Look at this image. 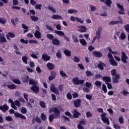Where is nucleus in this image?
I'll return each mask as SVG.
<instances>
[{"label":"nucleus","mask_w":129,"mask_h":129,"mask_svg":"<svg viewBox=\"0 0 129 129\" xmlns=\"http://www.w3.org/2000/svg\"><path fill=\"white\" fill-rule=\"evenodd\" d=\"M111 74L113 76L112 78L113 83H118V80L120 79V76L119 74L116 73V70L115 69L111 71Z\"/></svg>","instance_id":"f257e3e1"},{"label":"nucleus","mask_w":129,"mask_h":129,"mask_svg":"<svg viewBox=\"0 0 129 129\" xmlns=\"http://www.w3.org/2000/svg\"><path fill=\"white\" fill-rule=\"evenodd\" d=\"M102 31V28L101 27H99L96 32V36L94 37L93 40L92 41V44L95 42L96 39H97L98 40L99 39H100V34L101 33Z\"/></svg>","instance_id":"f03ea898"},{"label":"nucleus","mask_w":129,"mask_h":129,"mask_svg":"<svg viewBox=\"0 0 129 129\" xmlns=\"http://www.w3.org/2000/svg\"><path fill=\"white\" fill-rule=\"evenodd\" d=\"M107 57L109 59H110L109 62L111 65H117V62H116L114 60V58H113V56H112V54H111V53H108Z\"/></svg>","instance_id":"7ed1b4c3"},{"label":"nucleus","mask_w":129,"mask_h":129,"mask_svg":"<svg viewBox=\"0 0 129 129\" xmlns=\"http://www.w3.org/2000/svg\"><path fill=\"white\" fill-rule=\"evenodd\" d=\"M72 81L75 85H79L80 84H83V83H84V80H79V79H78V78L77 77L73 79Z\"/></svg>","instance_id":"20e7f679"},{"label":"nucleus","mask_w":129,"mask_h":129,"mask_svg":"<svg viewBox=\"0 0 129 129\" xmlns=\"http://www.w3.org/2000/svg\"><path fill=\"white\" fill-rule=\"evenodd\" d=\"M50 90L55 94L56 95H59L60 94V92H59V90H58V88L55 87V86L54 84H51L50 86Z\"/></svg>","instance_id":"39448f33"},{"label":"nucleus","mask_w":129,"mask_h":129,"mask_svg":"<svg viewBox=\"0 0 129 129\" xmlns=\"http://www.w3.org/2000/svg\"><path fill=\"white\" fill-rule=\"evenodd\" d=\"M121 54L122 55L121 56V61L124 64H126V63H127V60L128 59V57H127L125 52L122 51Z\"/></svg>","instance_id":"423d86ee"},{"label":"nucleus","mask_w":129,"mask_h":129,"mask_svg":"<svg viewBox=\"0 0 129 129\" xmlns=\"http://www.w3.org/2000/svg\"><path fill=\"white\" fill-rule=\"evenodd\" d=\"M55 33L56 35H58V36H62L68 42H70V38L67 37L63 31L55 30Z\"/></svg>","instance_id":"0eeeda50"},{"label":"nucleus","mask_w":129,"mask_h":129,"mask_svg":"<svg viewBox=\"0 0 129 129\" xmlns=\"http://www.w3.org/2000/svg\"><path fill=\"white\" fill-rule=\"evenodd\" d=\"M52 112L55 113L54 115V118H58V117H60V110L58 109V108L55 107L53 109H52Z\"/></svg>","instance_id":"6e6552de"},{"label":"nucleus","mask_w":129,"mask_h":129,"mask_svg":"<svg viewBox=\"0 0 129 129\" xmlns=\"http://www.w3.org/2000/svg\"><path fill=\"white\" fill-rule=\"evenodd\" d=\"M116 6L120 10V11L118 12V14L119 15H124V8H123V6L120 5L119 3H117Z\"/></svg>","instance_id":"1a4fd4ad"},{"label":"nucleus","mask_w":129,"mask_h":129,"mask_svg":"<svg viewBox=\"0 0 129 129\" xmlns=\"http://www.w3.org/2000/svg\"><path fill=\"white\" fill-rule=\"evenodd\" d=\"M57 75V73L56 72L51 71L50 73V75L48 77V80L49 81H52V80H54L56 78V76Z\"/></svg>","instance_id":"9d476101"},{"label":"nucleus","mask_w":129,"mask_h":129,"mask_svg":"<svg viewBox=\"0 0 129 129\" xmlns=\"http://www.w3.org/2000/svg\"><path fill=\"white\" fill-rule=\"evenodd\" d=\"M75 20L77 21L78 23H80V24H84V21L83 20H81V19L78 18V17L74 18L73 16L71 17V21L72 22H75Z\"/></svg>","instance_id":"9b49d317"},{"label":"nucleus","mask_w":129,"mask_h":129,"mask_svg":"<svg viewBox=\"0 0 129 129\" xmlns=\"http://www.w3.org/2000/svg\"><path fill=\"white\" fill-rule=\"evenodd\" d=\"M78 28H79V32H80L81 33H86L87 31V28L84 26L81 25L78 26Z\"/></svg>","instance_id":"f8f14e48"},{"label":"nucleus","mask_w":129,"mask_h":129,"mask_svg":"<svg viewBox=\"0 0 129 129\" xmlns=\"http://www.w3.org/2000/svg\"><path fill=\"white\" fill-rule=\"evenodd\" d=\"M73 116L74 118H78L79 117V115H81L80 112L77 111V109H74L73 111Z\"/></svg>","instance_id":"ddd939ff"},{"label":"nucleus","mask_w":129,"mask_h":129,"mask_svg":"<svg viewBox=\"0 0 129 129\" xmlns=\"http://www.w3.org/2000/svg\"><path fill=\"white\" fill-rule=\"evenodd\" d=\"M93 55L97 58H101V57H102V53L100 51H93Z\"/></svg>","instance_id":"4468645a"},{"label":"nucleus","mask_w":129,"mask_h":129,"mask_svg":"<svg viewBox=\"0 0 129 129\" xmlns=\"http://www.w3.org/2000/svg\"><path fill=\"white\" fill-rule=\"evenodd\" d=\"M0 110H2L3 112H7V110H9V107L8 105L4 104L0 106Z\"/></svg>","instance_id":"2eb2a0df"},{"label":"nucleus","mask_w":129,"mask_h":129,"mask_svg":"<svg viewBox=\"0 0 129 129\" xmlns=\"http://www.w3.org/2000/svg\"><path fill=\"white\" fill-rule=\"evenodd\" d=\"M15 37H16V34L12 32H9L8 34L6 35V38L7 40H11L10 38H14Z\"/></svg>","instance_id":"dca6fc26"},{"label":"nucleus","mask_w":129,"mask_h":129,"mask_svg":"<svg viewBox=\"0 0 129 129\" xmlns=\"http://www.w3.org/2000/svg\"><path fill=\"white\" fill-rule=\"evenodd\" d=\"M42 59L43 61H50L51 58L50 56L48 55L47 54H43L42 55Z\"/></svg>","instance_id":"f3484780"},{"label":"nucleus","mask_w":129,"mask_h":129,"mask_svg":"<svg viewBox=\"0 0 129 129\" xmlns=\"http://www.w3.org/2000/svg\"><path fill=\"white\" fill-rule=\"evenodd\" d=\"M14 115H15V117H17V118H19V117H20L22 119H26V117H25V116H24V115L20 113L15 112L14 113Z\"/></svg>","instance_id":"a211bd4d"},{"label":"nucleus","mask_w":129,"mask_h":129,"mask_svg":"<svg viewBox=\"0 0 129 129\" xmlns=\"http://www.w3.org/2000/svg\"><path fill=\"white\" fill-rule=\"evenodd\" d=\"M52 44L54 46H59L60 45V40L58 38H54L52 40Z\"/></svg>","instance_id":"6ab92c4d"},{"label":"nucleus","mask_w":129,"mask_h":129,"mask_svg":"<svg viewBox=\"0 0 129 129\" xmlns=\"http://www.w3.org/2000/svg\"><path fill=\"white\" fill-rule=\"evenodd\" d=\"M120 21H111L109 23V26H112L113 25H117V24H122V20H121V18H120Z\"/></svg>","instance_id":"aec40b11"},{"label":"nucleus","mask_w":129,"mask_h":129,"mask_svg":"<svg viewBox=\"0 0 129 129\" xmlns=\"http://www.w3.org/2000/svg\"><path fill=\"white\" fill-rule=\"evenodd\" d=\"M0 40L1 43H6V42H7V39H6V37H5L4 33L0 34Z\"/></svg>","instance_id":"412c9836"},{"label":"nucleus","mask_w":129,"mask_h":129,"mask_svg":"<svg viewBox=\"0 0 129 129\" xmlns=\"http://www.w3.org/2000/svg\"><path fill=\"white\" fill-rule=\"evenodd\" d=\"M34 36L37 39H41L42 37L41 32L38 30H36L35 32L34 33Z\"/></svg>","instance_id":"4be33fe9"},{"label":"nucleus","mask_w":129,"mask_h":129,"mask_svg":"<svg viewBox=\"0 0 129 129\" xmlns=\"http://www.w3.org/2000/svg\"><path fill=\"white\" fill-rule=\"evenodd\" d=\"M30 88L33 92H35V93H38L39 89V87L37 86V85L33 86Z\"/></svg>","instance_id":"5701e85b"},{"label":"nucleus","mask_w":129,"mask_h":129,"mask_svg":"<svg viewBox=\"0 0 129 129\" xmlns=\"http://www.w3.org/2000/svg\"><path fill=\"white\" fill-rule=\"evenodd\" d=\"M8 102L10 103H11V107H12V108H13L15 110H17V109H18V108L16 106V105H15V102L13 101V100H12L11 99H9Z\"/></svg>","instance_id":"b1692460"},{"label":"nucleus","mask_w":129,"mask_h":129,"mask_svg":"<svg viewBox=\"0 0 129 129\" xmlns=\"http://www.w3.org/2000/svg\"><path fill=\"white\" fill-rule=\"evenodd\" d=\"M75 107H79L80 106V103H81V100L77 99L74 102Z\"/></svg>","instance_id":"393cba45"},{"label":"nucleus","mask_w":129,"mask_h":129,"mask_svg":"<svg viewBox=\"0 0 129 129\" xmlns=\"http://www.w3.org/2000/svg\"><path fill=\"white\" fill-rule=\"evenodd\" d=\"M22 27L23 29H24L23 32L24 34H26V33H28V32H29V27L25 26V25L24 24H22Z\"/></svg>","instance_id":"a878e982"},{"label":"nucleus","mask_w":129,"mask_h":129,"mask_svg":"<svg viewBox=\"0 0 129 129\" xmlns=\"http://www.w3.org/2000/svg\"><path fill=\"white\" fill-rule=\"evenodd\" d=\"M51 19H53V20H61L62 19V16H60L59 15H54L51 17Z\"/></svg>","instance_id":"bb28decb"},{"label":"nucleus","mask_w":129,"mask_h":129,"mask_svg":"<svg viewBox=\"0 0 129 129\" xmlns=\"http://www.w3.org/2000/svg\"><path fill=\"white\" fill-rule=\"evenodd\" d=\"M63 53L67 57H71V51L70 50L66 49L63 51Z\"/></svg>","instance_id":"cd10ccee"},{"label":"nucleus","mask_w":129,"mask_h":129,"mask_svg":"<svg viewBox=\"0 0 129 129\" xmlns=\"http://www.w3.org/2000/svg\"><path fill=\"white\" fill-rule=\"evenodd\" d=\"M102 80L105 82H111V78L109 77H103L102 78Z\"/></svg>","instance_id":"c85d7f7f"},{"label":"nucleus","mask_w":129,"mask_h":129,"mask_svg":"<svg viewBox=\"0 0 129 129\" xmlns=\"http://www.w3.org/2000/svg\"><path fill=\"white\" fill-rule=\"evenodd\" d=\"M72 39L74 43H78L79 42L78 37L77 36V35H75V34L72 35Z\"/></svg>","instance_id":"c756f323"},{"label":"nucleus","mask_w":129,"mask_h":129,"mask_svg":"<svg viewBox=\"0 0 129 129\" xmlns=\"http://www.w3.org/2000/svg\"><path fill=\"white\" fill-rule=\"evenodd\" d=\"M105 4L109 8H111V4H112V2L111 1V0H105Z\"/></svg>","instance_id":"7c9ffc66"},{"label":"nucleus","mask_w":129,"mask_h":129,"mask_svg":"<svg viewBox=\"0 0 129 129\" xmlns=\"http://www.w3.org/2000/svg\"><path fill=\"white\" fill-rule=\"evenodd\" d=\"M7 87L8 88H9V89H16V88H17V86L12 84L11 85H8Z\"/></svg>","instance_id":"2f4dec72"},{"label":"nucleus","mask_w":129,"mask_h":129,"mask_svg":"<svg viewBox=\"0 0 129 129\" xmlns=\"http://www.w3.org/2000/svg\"><path fill=\"white\" fill-rule=\"evenodd\" d=\"M80 43H81V45L83 46H86L87 45V42L84 39H80Z\"/></svg>","instance_id":"473e14b6"},{"label":"nucleus","mask_w":129,"mask_h":129,"mask_svg":"<svg viewBox=\"0 0 129 129\" xmlns=\"http://www.w3.org/2000/svg\"><path fill=\"white\" fill-rule=\"evenodd\" d=\"M102 120L103 121V122L107 123L108 125H109V120L106 117L102 118Z\"/></svg>","instance_id":"72a5a7b5"},{"label":"nucleus","mask_w":129,"mask_h":129,"mask_svg":"<svg viewBox=\"0 0 129 129\" xmlns=\"http://www.w3.org/2000/svg\"><path fill=\"white\" fill-rule=\"evenodd\" d=\"M29 84H31V85H33V86H34L35 85H37V84H38V82H37V81H34L33 80H30Z\"/></svg>","instance_id":"f704fd0d"},{"label":"nucleus","mask_w":129,"mask_h":129,"mask_svg":"<svg viewBox=\"0 0 129 129\" xmlns=\"http://www.w3.org/2000/svg\"><path fill=\"white\" fill-rule=\"evenodd\" d=\"M46 37L49 40H51V41H52V40L54 39V36H53V34H47L46 35Z\"/></svg>","instance_id":"c9c22d12"},{"label":"nucleus","mask_w":129,"mask_h":129,"mask_svg":"<svg viewBox=\"0 0 129 129\" xmlns=\"http://www.w3.org/2000/svg\"><path fill=\"white\" fill-rule=\"evenodd\" d=\"M30 18L33 21V22H37L38 20H39V18H38L37 17L35 16H31Z\"/></svg>","instance_id":"e433bc0d"},{"label":"nucleus","mask_w":129,"mask_h":129,"mask_svg":"<svg viewBox=\"0 0 129 129\" xmlns=\"http://www.w3.org/2000/svg\"><path fill=\"white\" fill-rule=\"evenodd\" d=\"M40 118L43 121L46 120V118H47V116L44 114V113H41L40 115Z\"/></svg>","instance_id":"4c0bfd02"},{"label":"nucleus","mask_w":129,"mask_h":129,"mask_svg":"<svg viewBox=\"0 0 129 129\" xmlns=\"http://www.w3.org/2000/svg\"><path fill=\"white\" fill-rule=\"evenodd\" d=\"M7 23V20L4 18L0 17V24H2V25H5Z\"/></svg>","instance_id":"58836bf2"},{"label":"nucleus","mask_w":129,"mask_h":129,"mask_svg":"<svg viewBox=\"0 0 129 129\" xmlns=\"http://www.w3.org/2000/svg\"><path fill=\"white\" fill-rule=\"evenodd\" d=\"M39 105L42 107V108H46V104L43 101H40L39 102Z\"/></svg>","instance_id":"ea45409f"},{"label":"nucleus","mask_w":129,"mask_h":129,"mask_svg":"<svg viewBox=\"0 0 129 129\" xmlns=\"http://www.w3.org/2000/svg\"><path fill=\"white\" fill-rule=\"evenodd\" d=\"M5 119L7 121H13V119L11 116H8L5 117Z\"/></svg>","instance_id":"a19ab883"},{"label":"nucleus","mask_w":129,"mask_h":129,"mask_svg":"<svg viewBox=\"0 0 129 129\" xmlns=\"http://www.w3.org/2000/svg\"><path fill=\"white\" fill-rule=\"evenodd\" d=\"M56 56L58 59H61L62 57V54H61V52L59 50H58L57 52L56 53Z\"/></svg>","instance_id":"79ce46f5"},{"label":"nucleus","mask_w":129,"mask_h":129,"mask_svg":"<svg viewBox=\"0 0 129 129\" xmlns=\"http://www.w3.org/2000/svg\"><path fill=\"white\" fill-rule=\"evenodd\" d=\"M86 73L87 74V76H88V77L93 76V75H94L93 73H92L91 72H90L89 71H86Z\"/></svg>","instance_id":"37998d69"},{"label":"nucleus","mask_w":129,"mask_h":129,"mask_svg":"<svg viewBox=\"0 0 129 129\" xmlns=\"http://www.w3.org/2000/svg\"><path fill=\"white\" fill-rule=\"evenodd\" d=\"M22 60L25 64L28 63V57H27V56H23Z\"/></svg>","instance_id":"c03bdc74"},{"label":"nucleus","mask_w":129,"mask_h":129,"mask_svg":"<svg viewBox=\"0 0 129 129\" xmlns=\"http://www.w3.org/2000/svg\"><path fill=\"white\" fill-rule=\"evenodd\" d=\"M48 9L49 11H51L53 13H56V10L53 7H51L50 6H48Z\"/></svg>","instance_id":"a18cd8bd"},{"label":"nucleus","mask_w":129,"mask_h":129,"mask_svg":"<svg viewBox=\"0 0 129 129\" xmlns=\"http://www.w3.org/2000/svg\"><path fill=\"white\" fill-rule=\"evenodd\" d=\"M14 104H15V105H16V106H18V107H20V106H21V103L19 100L15 101Z\"/></svg>","instance_id":"49530a36"},{"label":"nucleus","mask_w":129,"mask_h":129,"mask_svg":"<svg viewBox=\"0 0 129 129\" xmlns=\"http://www.w3.org/2000/svg\"><path fill=\"white\" fill-rule=\"evenodd\" d=\"M13 82L16 84H21V81L19 79H14L13 80Z\"/></svg>","instance_id":"de8ad7c7"},{"label":"nucleus","mask_w":129,"mask_h":129,"mask_svg":"<svg viewBox=\"0 0 129 129\" xmlns=\"http://www.w3.org/2000/svg\"><path fill=\"white\" fill-rule=\"evenodd\" d=\"M74 62H76V63H79V62L80 61V59H79L77 56H74Z\"/></svg>","instance_id":"09e8293b"},{"label":"nucleus","mask_w":129,"mask_h":129,"mask_svg":"<svg viewBox=\"0 0 129 129\" xmlns=\"http://www.w3.org/2000/svg\"><path fill=\"white\" fill-rule=\"evenodd\" d=\"M101 85H102V83H101V82H100V81H96V82H95V85L96 86L100 87V86H101Z\"/></svg>","instance_id":"8fccbe9b"},{"label":"nucleus","mask_w":129,"mask_h":129,"mask_svg":"<svg viewBox=\"0 0 129 129\" xmlns=\"http://www.w3.org/2000/svg\"><path fill=\"white\" fill-rule=\"evenodd\" d=\"M21 113H22L23 114H25V113H27V109L25 107H22L21 109Z\"/></svg>","instance_id":"3c124183"},{"label":"nucleus","mask_w":129,"mask_h":129,"mask_svg":"<svg viewBox=\"0 0 129 129\" xmlns=\"http://www.w3.org/2000/svg\"><path fill=\"white\" fill-rule=\"evenodd\" d=\"M54 118H55V115H53V114H51L49 116V121H53V119H54Z\"/></svg>","instance_id":"603ef678"},{"label":"nucleus","mask_w":129,"mask_h":129,"mask_svg":"<svg viewBox=\"0 0 129 129\" xmlns=\"http://www.w3.org/2000/svg\"><path fill=\"white\" fill-rule=\"evenodd\" d=\"M102 90H103L105 93H106V92H107V89H106V86L105 85V84L102 85Z\"/></svg>","instance_id":"864d4df0"},{"label":"nucleus","mask_w":129,"mask_h":129,"mask_svg":"<svg viewBox=\"0 0 129 129\" xmlns=\"http://www.w3.org/2000/svg\"><path fill=\"white\" fill-rule=\"evenodd\" d=\"M23 81L24 83H28V82H29V77L24 78L23 79Z\"/></svg>","instance_id":"5fc2aeb1"},{"label":"nucleus","mask_w":129,"mask_h":129,"mask_svg":"<svg viewBox=\"0 0 129 129\" xmlns=\"http://www.w3.org/2000/svg\"><path fill=\"white\" fill-rule=\"evenodd\" d=\"M125 38H126V36H125V34H124V33L123 32L121 33V35H120L121 40H124Z\"/></svg>","instance_id":"6e6d98bb"},{"label":"nucleus","mask_w":129,"mask_h":129,"mask_svg":"<svg viewBox=\"0 0 129 129\" xmlns=\"http://www.w3.org/2000/svg\"><path fill=\"white\" fill-rule=\"evenodd\" d=\"M87 117H92V113L90 111H88L86 113Z\"/></svg>","instance_id":"4d7b16f0"},{"label":"nucleus","mask_w":129,"mask_h":129,"mask_svg":"<svg viewBox=\"0 0 129 129\" xmlns=\"http://www.w3.org/2000/svg\"><path fill=\"white\" fill-rule=\"evenodd\" d=\"M90 8L91 12H95V11H96V7L91 5Z\"/></svg>","instance_id":"13d9d810"},{"label":"nucleus","mask_w":129,"mask_h":129,"mask_svg":"<svg viewBox=\"0 0 129 129\" xmlns=\"http://www.w3.org/2000/svg\"><path fill=\"white\" fill-rule=\"evenodd\" d=\"M124 28L127 33H129V24H126L124 26Z\"/></svg>","instance_id":"bf43d9fd"},{"label":"nucleus","mask_w":129,"mask_h":129,"mask_svg":"<svg viewBox=\"0 0 129 129\" xmlns=\"http://www.w3.org/2000/svg\"><path fill=\"white\" fill-rule=\"evenodd\" d=\"M41 8H42V5L41 4H37L35 5V9L36 10H41Z\"/></svg>","instance_id":"052dcab7"},{"label":"nucleus","mask_w":129,"mask_h":129,"mask_svg":"<svg viewBox=\"0 0 129 129\" xmlns=\"http://www.w3.org/2000/svg\"><path fill=\"white\" fill-rule=\"evenodd\" d=\"M68 13L69 14H73V13H77V11L73 9H69Z\"/></svg>","instance_id":"680f3d73"},{"label":"nucleus","mask_w":129,"mask_h":129,"mask_svg":"<svg viewBox=\"0 0 129 129\" xmlns=\"http://www.w3.org/2000/svg\"><path fill=\"white\" fill-rule=\"evenodd\" d=\"M106 84H107L108 89H111L112 88V85H111V84L108 82H106Z\"/></svg>","instance_id":"e2e57ef3"},{"label":"nucleus","mask_w":129,"mask_h":129,"mask_svg":"<svg viewBox=\"0 0 129 129\" xmlns=\"http://www.w3.org/2000/svg\"><path fill=\"white\" fill-rule=\"evenodd\" d=\"M58 90L60 92H62L63 91V85H59L58 86Z\"/></svg>","instance_id":"0e129e2a"},{"label":"nucleus","mask_w":129,"mask_h":129,"mask_svg":"<svg viewBox=\"0 0 129 129\" xmlns=\"http://www.w3.org/2000/svg\"><path fill=\"white\" fill-rule=\"evenodd\" d=\"M47 67L49 70H53L54 69L53 65H47Z\"/></svg>","instance_id":"69168bd1"},{"label":"nucleus","mask_w":129,"mask_h":129,"mask_svg":"<svg viewBox=\"0 0 129 129\" xmlns=\"http://www.w3.org/2000/svg\"><path fill=\"white\" fill-rule=\"evenodd\" d=\"M113 125L115 129H120V126L117 124H114Z\"/></svg>","instance_id":"338daca9"},{"label":"nucleus","mask_w":129,"mask_h":129,"mask_svg":"<svg viewBox=\"0 0 129 129\" xmlns=\"http://www.w3.org/2000/svg\"><path fill=\"white\" fill-rule=\"evenodd\" d=\"M119 122L120 123H123V117L122 116H121L119 118Z\"/></svg>","instance_id":"774afa93"}]
</instances>
